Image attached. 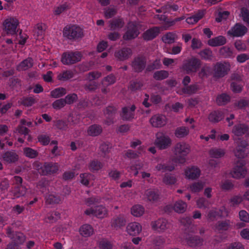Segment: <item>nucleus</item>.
Returning a JSON list of instances; mask_svg holds the SVG:
<instances>
[{
  "label": "nucleus",
  "instance_id": "338daca9",
  "mask_svg": "<svg viewBox=\"0 0 249 249\" xmlns=\"http://www.w3.org/2000/svg\"><path fill=\"white\" fill-rule=\"evenodd\" d=\"M101 76V73L98 71H91L86 75L87 79L89 81L98 79Z\"/></svg>",
  "mask_w": 249,
  "mask_h": 249
},
{
  "label": "nucleus",
  "instance_id": "f8f14e48",
  "mask_svg": "<svg viewBox=\"0 0 249 249\" xmlns=\"http://www.w3.org/2000/svg\"><path fill=\"white\" fill-rule=\"evenodd\" d=\"M230 66L227 63L217 62L213 67L214 74L215 77H223L228 74L230 70Z\"/></svg>",
  "mask_w": 249,
  "mask_h": 249
},
{
  "label": "nucleus",
  "instance_id": "412c9836",
  "mask_svg": "<svg viewBox=\"0 0 249 249\" xmlns=\"http://www.w3.org/2000/svg\"><path fill=\"white\" fill-rule=\"evenodd\" d=\"M2 157L3 160L8 163H14L19 159L18 155L14 150L5 152Z\"/></svg>",
  "mask_w": 249,
  "mask_h": 249
},
{
  "label": "nucleus",
  "instance_id": "8fccbe9b",
  "mask_svg": "<svg viewBox=\"0 0 249 249\" xmlns=\"http://www.w3.org/2000/svg\"><path fill=\"white\" fill-rule=\"evenodd\" d=\"M44 31L42 23L37 24L34 27L33 30L35 33L34 36H36L35 38H37L39 36H42L44 34Z\"/></svg>",
  "mask_w": 249,
  "mask_h": 249
},
{
  "label": "nucleus",
  "instance_id": "603ef678",
  "mask_svg": "<svg viewBox=\"0 0 249 249\" xmlns=\"http://www.w3.org/2000/svg\"><path fill=\"white\" fill-rule=\"evenodd\" d=\"M64 99L66 105H71L72 104L77 100L78 96L75 93H71L67 95Z\"/></svg>",
  "mask_w": 249,
  "mask_h": 249
},
{
  "label": "nucleus",
  "instance_id": "052dcab7",
  "mask_svg": "<svg viewBox=\"0 0 249 249\" xmlns=\"http://www.w3.org/2000/svg\"><path fill=\"white\" fill-rule=\"evenodd\" d=\"M242 83H243L231 82V87L232 91L235 93L240 92L242 89Z\"/></svg>",
  "mask_w": 249,
  "mask_h": 249
},
{
  "label": "nucleus",
  "instance_id": "5fc2aeb1",
  "mask_svg": "<svg viewBox=\"0 0 249 249\" xmlns=\"http://www.w3.org/2000/svg\"><path fill=\"white\" fill-rule=\"evenodd\" d=\"M210 154L213 158H219L224 155L225 152L220 149H212L210 151Z\"/></svg>",
  "mask_w": 249,
  "mask_h": 249
},
{
  "label": "nucleus",
  "instance_id": "09e8293b",
  "mask_svg": "<svg viewBox=\"0 0 249 249\" xmlns=\"http://www.w3.org/2000/svg\"><path fill=\"white\" fill-rule=\"evenodd\" d=\"M248 152L247 151V148H239L236 147L234 150V155L238 159H243L247 156Z\"/></svg>",
  "mask_w": 249,
  "mask_h": 249
},
{
  "label": "nucleus",
  "instance_id": "864d4df0",
  "mask_svg": "<svg viewBox=\"0 0 249 249\" xmlns=\"http://www.w3.org/2000/svg\"><path fill=\"white\" fill-rule=\"evenodd\" d=\"M103 167L102 163L98 160H92L89 164V168L92 172L99 170Z\"/></svg>",
  "mask_w": 249,
  "mask_h": 249
},
{
  "label": "nucleus",
  "instance_id": "6ab92c4d",
  "mask_svg": "<svg viewBox=\"0 0 249 249\" xmlns=\"http://www.w3.org/2000/svg\"><path fill=\"white\" fill-rule=\"evenodd\" d=\"M126 220L123 215L120 214L113 217L111 221V226L116 230L125 226Z\"/></svg>",
  "mask_w": 249,
  "mask_h": 249
},
{
  "label": "nucleus",
  "instance_id": "2eb2a0df",
  "mask_svg": "<svg viewBox=\"0 0 249 249\" xmlns=\"http://www.w3.org/2000/svg\"><path fill=\"white\" fill-rule=\"evenodd\" d=\"M150 123L153 127H161L166 124L167 119L164 115L157 114L151 118Z\"/></svg>",
  "mask_w": 249,
  "mask_h": 249
},
{
  "label": "nucleus",
  "instance_id": "1a4fd4ad",
  "mask_svg": "<svg viewBox=\"0 0 249 249\" xmlns=\"http://www.w3.org/2000/svg\"><path fill=\"white\" fill-rule=\"evenodd\" d=\"M245 165L244 161L238 160L231 172V176L236 179L244 178L247 173V170Z\"/></svg>",
  "mask_w": 249,
  "mask_h": 249
},
{
  "label": "nucleus",
  "instance_id": "e433bc0d",
  "mask_svg": "<svg viewBox=\"0 0 249 249\" xmlns=\"http://www.w3.org/2000/svg\"><path fill=\"white\" fill-rule=\"evenodd\" d=\"M61 201V198L58 195L50 194L46 197V203L48 204H58Z\"/></svg>",
  "mask_w": 249,
  "mask_h": 249
},
{
  "label": "nucleus",
  "instance_id": "6e6d98bb",
  "mask_svg": "<svg viewBox=\"0 0 249 249\" xmlns=\"http://www.w3.org/2000/svg\"><path fill=\"white\" fill-rule=\"evenodd\" d=\"M55 126L59 130H66L68 128V123L62 120H58L55 122Z\"/></svg>",
  "mask_w": 249,
  "mask_h": 249
},
{
  "label": "nucleus",
  "instance_id": "9d476101",
  "mask_svg": "<svg viewBox=\"0 0 249 249\" xmlns=\"http://www.w3.org/2000/svg\"><path fill=\"white\" fill-rule=\"evenodd\" d=\"M172 143L171 139L162 133H158L156 135L155 144L160 150L165 149L169 147Z\"/></svg>",
  "mask_w": 249,
  "mask_h": 249
},
{
  "label": "nucleus",
  "instance_id": "f257e3e1",
  "mask_svg": "<svg viewBox=\"0 0 249 249\" xmlns=\"http://www.w3.org/2000/svg\"><path fill=\"white\" fill-rule=\"evenodd\" d=\"M190 151L189 144L184 142L177 143L174 147V153L176 157L173 159V161L180 164L184 163L186 161L185 157Z\"/></svg>",
  "mask_w": 249,
  "mask_h": 249
},
{
  "label": "nucleus",
  "instance_id": "a18cd8bd",
  "mask_svg": "<svg viewBox=\"0 0 249 249\" xmlns=\"http://www.w3.org/2000/svg\"><path fill=\"white\" fill-rule=\"evenodd\" d=\"M176 181V177L170 174H165L162 179V182L166 185L175 184Z\"/></svg>",
  "mask_w": 249,
  "mask_h": 249
},
{
  "label": "nucleus",
  "instance_id": "ea45409f",
  "mask_svg": "<svg viewBox=\"0 0 249 249\" xmlns=\"http://www.w3.org/2000/svg\"><path fill=\"white\" fill-rule=\"evenodd\" d=\"M189 129L188 127L181 126L178 127L175 132V136L178 138H183L188 135Z\"/></svg>",
  "mask_w": 249,
  "mask_h": 249
},
{
  "label": "nucleus",
  "instance_id": "c9c22d12",
  "mask_svg": "<svg viewBox=\"0 0 249 249\" xmlns=\"http://www.w3.org/2000/svg\"><path fill=\"white\" fill-rule=\"evenodd\" d=\"M27 189L23 185H17L14 187L13 191L14 196L16 198H18L24 196L26 193Z\"/></svg>",
  "mask_w": 249,
  "mask_h": 249
},
{
  "label": "nucleus",
  "instance_id": "c756f323",
  "mask_svg": "<svg viewBox=\"0 0 249 249\" xmlns=\"http://www.w3.org/2000/svg\"><path fill=\"white\" fill-rule=\"evenodd\" d=\"M219 53L221 57L224 58L234 57L232 50L227 46L221 47L219 50Z\"/></svg>",
  "mask_w": 249,
  "mask_h": 249
},
{
  "label": "nucleus",
  "instance_id": "0e129e2a",
  "mask_svg": "<svg viewBox=\"0 0 249 249\" xmlns=\"http://www.w3.org/2000/svg\"><path fill=\"white\" fill-rule=\"evenodd\" d=\"M196 204L199 208H207L209 206V201L204 197L199 198L196 201Z\"/></svg>",
  "mask_w": 249,
  "mask_h": 249
},
{
  "label": "nucleus",
  "instance_id": "72a5a7b5",
  "mask_svg": "<svg viewBox=\"0 0 249 249\" xmlns=\"http://www.w3.org/2000/svg\"><path fill=\"white\" fill-rule=\"evenodd\" d=\"M231 226V222L226 219L218 221L215 225V229L219 231H227Z\"/></svg>",
  "mask_w": 249,
  "mask_h": 249
},
{
  "label": "nucleus",
  "instance_id": "393cba45",
  "mask_svg": "<svg viewBox=\"0 0 249 249\" xmlns=\"http://www.w3.org/2000/svg\"><path fill=\"white\" fill-rule=\"evenodd\" d=\"M109 27L110 30H115L123 28L124 25V22L122 18H114L109 21Z\"/></svg>",
  "mask_w": 249,
  "mask_h": 249
},
{
  "label": "nucleus",
  "instance_id": "a878e982",
  "mask_svg": "<svg viewBox=\"0 0 249 249\" xmlns=\"http://www.w3.org/2000/svg\"><path fill=\"white\" fill-rule=\"evenodd\" d=\"M227 40L225 37L219 36L208 40V44L213 47L222 46L226 43Z\"/></svg>",
  "mask_w": 249,
  "mask_h": 249
},
{
  "label": "nucleus",
  "instance_id": "5701e85b",
  "mask_svg": "<svg viewBox=\"0 0 249 249\" xmlns=\"http://www.w3.org/2000/svg\"><path fill=\"white\" fill-rule=\"evenodd\" d=\"M142 231L141 225L137 222H132L129 223L126 227L127 233L132 236H136Z\"/></svg>",
  "mask_w": 249,
  "mask_h": 249
},
{
  "label": "nucleus",
  "instance_id": "39448f33",
  "mask_svg": "<svg viewBox=\"0 0 249 249\" xmlns=\"http://www.w3.org/2000/svg\"><path fill=\"white\" fill-rule=\"evenodd\" d=\"M63 35L70 40H76L84 36L83 30L75 25L66 26L63 30Z\"/></svg>",
  "mask_w": 249,
  "mask_h": 249
},
{
  "label": "nucleus",
  "instance_id": "423d86ee",
  "mask_svg": "<svg viewBox=\"0 0 249 249\" xmlns=\"http://www.w3.org/2000/svg\"><path fill=\"white\" fill-rule=\"evenodd\" d=\"M146 58L143 55H138L131 62L132 71L135 73H141L145 70L146 66Z\"/></svg>",
  "mask_w": 249,
  "mask_h": 249
},
{
  "label": "nucleus",
  "instance_id": "6e6552de",
  "mask_svg": "<svg viewBox=\"0 0 249 249\" xmlns=\"http://www.w3.org/2000/svg\"><path fill=\"white\" fill-rule=\"evenodd\" d=\"M200 65L201 61L199 59L192 57L183 61L182 69L185 71L187 73L195 72L199 68Z\"/></svg>",
  "mask_w": 249,
  "mask_h": 249
},
{
  "label": "nucleus",
  "instance_id": "4d7b16f0",
  "mask_svg": "<svg viewBox=\"0 0 249 249\" xmlns=\"http://www.w3.org/2000/svg\"><path fill=\"white\" fill-rule=\"evenodd\" d=\"M234 45L239 52H243L247 50L246 43L241 40H236L234 42Z\"/></svg>",
  "mask_w": 249,
  "mask_h": 249
},
{
  "label": "nucleus",
  "instance_id": "de8ad7c7",
  "mask_svg": "<svg viewBox=\"0 0 249 249\" xmlns=\"http://www.w3.org/2000/svg\"><path fill=\"white\" fill-rule=\"evenodd\" d=\"M199 54L202 59L205 60H211L213 58V52L210 49H205L201 51L199 53Z\"/></svg>",
  "mask_w": 249,
  "mask_h": 249
},
{
  "label": "nucleus",
  "instance_id": "bb28decb",
  "mask_svg": "<svg viewBox=\"0 0 249 249\" xmlns=\"http://www.w3.org/2000/svg\"><path fill=\"white\" fill-rule=\"evenodd\" d=\"M203 239L198 236H192L187 239V244L192 247L201 246L202 245Z\"/></svg>",
  "mask_w": 249,
  "mask_h": 249
},
{
  "label": "nucleus",
  "instance_id": "49530a36",
  "mask_svg": "<svg viewBox=\"0 0 249 249\" xmlns=\"http://www.w3.org/2000/svg\"><path fill=\"white\" fill-rule=\"evenodd\" d=\"M24 154L31 159L36 158L38 155V152L31 148L25 147L23 149Z\"/></svg>",
  "mask_w": 249,
  "mask_h": 249
},
{
  "label": "nucleus",
  "instance_id": "bf43d9fd",
  "mask_svg": "<svg viewBox=\"0 0 249 249\" xmlns=\"http://www.w3.org/2000/svg\"><path fill=\"white\" fill-rule=\"evenodd\" d=\"M66 105L64 98L56 100L52 104L53 107L55 109H60Z\"/></svg>",
  "mask_w": 249,
  "mask_h": 249
},
{
  "label": "nucleus",
  "instance_id": "774afa93",
  "mask_svg": "<svg viewBox=\"0 0 249 249\" xmlns=\"http://www.w3.org/2000/svg\"><path fill=\"white\" fill-rule=\"evenodd\" d=\"M234 142L236 143L237 146L239 148H247L249 144L248 142L245 140L239 138H235L233 139Z\"/></svg>",
  "mask_w": 249,
  "mask_h": 249
},
{
  "label": "nucleus",
  "instance_id": "7ed1b4c3",
  "mask_svg": "<svg viewBox=\"0 0 249 249\" xmlns=\"http://www.w3.org/2000/svg\"><path fill=\"white\" fill-rule=\"evenodd\" d=\"M82 57L81 52L69 51L62 54L61 61L64 65H71L80 61Z\"/></svg>",
  "mask_w": 249,
  "mask_h": 249
},
{
  "label": "nucleus",
  "instance_id": "0eeeda50",
  "mask_svg": "<svg viewBox=\"0 0 249 249\" xmlns=\"http://www.w3.org/2000/svg\"><path fill=\"white\" fill-rule=\"evenodd\" d=\"M36 169L41 175L46 176L55 173L58 170V166L56 163L44 162L41 166L37 164Z\"/></svg>",
  "mask_w": 249,
  "mask_h": 249
},
{
  "label": "nucleus",
  "instance_id": "aec40b11",
  "mask_svg": "<svg viewBox=\"0 0 249 249\" xmlns=\"http://www.w3.org/2000/svg\"><path fill=\"white\" fill-rule=\"evenodd\" d=\"M224 117L225 116L223 111L216 110L211 112L209 114L208 119L212 123L215 124L222 120Z\"/></svg>",
  "mask_w": 249,
  "mask_h": 249
},
{
  "label": "nucleus",
  "instance_id": "f3484780",
  "mask_svg": "<svg viewBox=\"0 0 249 249\" xmlns=\"http://www.w3.org/2000/svg\"><path fill=\"white\" fill-rule=\"evenodd\" d=\"M232 132L236 136H241L244 134L249 135V127L244 124H235L233 127Z\"/></svg>",
  "mask_w": 249,
  "mask_h": 249
},
{
  "label": "nucleus",
  "instance_id": "9b49d317",
  "mask_svg": "<svg viewBox=\"0 0 249 249\" xmlns=\"http://www.w3.org/2000/svg\"><path fill=\"white\" fill-rule=\"evenodd\" d=\"M85 213L88 215L92 214L98 218L102 219L107 216L108 211L105 206L98 205L86 210L85 211Z\"/></svg>",
  "mask_w": 249,
  "mask_h": 249
},
{
  "label": "nucleus",
  "instance_id": "680f3d73",
  "mask_svg": "<svg viewBox=\"0 0 249 249\" xmlns=\"http://www.w3.org/2000/svg\"><path fill=\"white\" fill-rule=\"evenodd\" d=\"M176 35L171 33H168L162 37V40L166 43L171 44L175 41Z\"/></svg>",
  "mask_w": 249,
  "mask_h": 249
},
{
  "label": "nucleus",
  "instance_id": "3c124183",
  "mask_svg": "<svg viewBox=\"0 0 249 249\" xmlns=\"http://www.w3.org/2000/svg\"><path fill=\"white\" fill-rule=\"evenodd\" d=\"M73 73L71 71H66L57 76L59 80L66 81L73 77Z\"/></svg>",
  "mask_w": 249,
  "mask_h": 249
},
{
  "label": "nucleus",
  "instance_id": "4be33fe9",
  "mask_svg": "<svg viewBox=\"0 0 249 249\" xmlns=\"http://www.w3.org/2000/svg\"><path fill=\"white\" fill-rule=\"evenodd\" d=\"M144 196L147 201L155 202L160 198V193L157 190L149 189L145 191Z\"/></svg>",
  "mask_w": 249,
  "mask_h": 249
},
{
  "label": "nucleus",
  "instance_id": "4468645a",
  "mask_svg": "<svg viewBox=\"0 0 249 249\" xmlns=\"http://www.w3.org/2000/svg\"><path fill=\"white\" fill-rule=\"evenodd\" d=\"M136 109L135 105H132L130 107H124L122 108V112L120 115L121 118L124 121H130L134 118V111Z\"/></svg>",
  "mask_w": 249,
  "mask_h": 249
},
{
  "label": "nucleus",
  "instance_id": "e2e57ef3",
  "mask_svg": "<svg viewBox=\"0 0 249 249\" xmlns=\"http://www.w3.org/2000/svg\"><path fill=\"white\" fill-rule=\"evenodd\" d=\"M211 71V68L207 66V65H204L203 66L201 69L200 71L198 73L199 76L203 78L205 76H207Z\"/></svg>",
  "mask_w": 249,
  "mask_h": 249
},
{
  "label": "nucleus",
  "instance_id": "a211bd4d",
  "mask_svg": "<svg viewBox=\"0 0 249 249\" xmlns=\"http://www.w3.org/2000/svg\"><path fill=\"white\" fill-rule=\"evenodd\" d=\"M132 54V50L129 48L124 47L115 52V56L119 60L124 61L129 58Z\"/></svg>",
  "mask_w": 249,
  "mask_h": 249
},
{
  "label": "nucleus",
  "instance_id": "4c0bfd02",
  "mask_svg": "<svg viewBox=\"0 0 249 249\" xmlns=\"http://www.w3.org/2000/svg\"><path fill=\"white\" fill-rule=\"evenodd\" d=\"M198 89V85L194 84L183 88L182 89V91L184 94L192 95L196 93Z\"/></svg>",
  "mask_w": 249,
  "mask_h": 249
},
{
  "label": "nucleus",
  "instance_id": "58836bf2",
  "mask_svg": "<svg viewBox=\"0 0 249 249\" xmlns=\"http://www.w3.org/2000/svg\"><path fill=\"white\" fill-rule=\"evenodd\" d=\"M67 93L66 89L64 88H58L51 92V96L52 98H57L63 96Z\"/></svg>",
  "mask_w": 249,
  "mask_h": 249
},
{
  "label": "nucleus",
  "instance_id": "7c9ffc66",
  "mask_svg": "<svg viewBox=\"0 0 249 249\" xmlns=\"http://www.w3.org/2000/svg\"><path fill=\"white\" fill-rule=\"evenodd\" d=\"M81 235L84 237H89L93 234V229L92 226L89 224L82 225L79 229Z\"/></svg>",
  "mask_w": 249,
  "mask_h": 249
},
{
  "label": "nucleus",
  "instance_id": "2f4dec72",
  "mask_svg": "<svg viewBox=\"0 0 249 249\" xmlns=\"http://www.w3.org/2000/svg\"><path fill=\"white\" fill-rule=\"evenodd\" d=\"M33 60L32 58L28 57L19 63L18 66L17 70L18 71H25L28 70L33 67Z\"/></svg>",
  "mask_w": 249,
  "mask_h": 249
},
{
  "label": "nucleus",
  "instance_id": "473e14b6",
  "mask_svg": "<svg viewBox=\"0 0 249 249\" xmlns=\"http://www.w3.org/2000/svg\"><path fill=\"white\" fill-rule=\"evenodd\" d=\"M231 100V97L226 93H222L218 95L215 102L219 106H224L229 103Z\"/></svg>",
  "mask_w": 249,
  "mask_h": 249
},
{
  "label": "nucleus",
  "instance_id": "79ce46f5",
  "mask_svg": "<svg viewBox=\"0 0 249 249\" xmlns=\"http://www.w3.org/2000/svg\"><path fill=\"white\" fill-rule=\"evenodd\" d=\"M144 212V208L140 205H136L131 208V213L135 216H142Z\"/></svg>",
  "mask_w": 249,
  "mask_h": 249
},
{
  "label": "nucleus",
  "instance_id": "cd10ccee",
  "mask_svg": "<svg viewBox=\"0 0 249 249\" xmlns=\"http://www.w3.org/2000/svg\"><path fill=\"white\" fill-rule=\"evenodd\" d=\"M200 172L197 167H192L185 171V175L188 178L194 179L199 177Z\"/></svg>",
  "mask_w": 249,
  "mask_h": 249
},
{
  "label": "nucleus",
  "instance_id": "f704fd0d",
  "mask_svg": "<svg viewBox=\"0 0 249 249\" xmlns=\"http://www.w3.org/2000/svg\"><path fill=\"white\" fill-rule=\"evenodd\" d=\"M187 204L182 200L176 201L173 206L174 211L178 213H183L186 210Z\"/></svg>",
  "mask_w": 249,
  "mask_h": 249
},
{
  "label": "nucleus",
  "instance_id": "69168bd1",
  "mask_svg": "<svg viewBox=\"0 0 249 249\" xmlns=\"http://www.w3.org/2000/svg\"><path fill=\"white\" fill-rule=\"evenodd\" d=\"M117 108L112 106H109L106 108L104 113L107 115L109 117H112L116 113Z\"/></svg>",
  "mask_w": 249,
  "mask_h": 249
},
{
  "label": "nucleus",
  "instance_id": "13d9d810",
  "mask_svg": "<svg viewBox=\"0 0 249 249\" xmlns=\"http://www.w3.org/2000/svg\"><path fill=\"white\" fill-rule=\"evenodd\" d=\"M156 169L158 171L161 170L162 172H165L166 171H172L174 170L175 167L174 165H166L164 164H158L156 166Z\"/></svg>",
  "mask_w": 249,
  "mask_h": 249
},
{
  "label": "nucleus",
  "instance_id": "dca6fc26",
  "mask_svg": "<svg viewBox=\"0 0 249 249\" xmlns=\"http://www.w3.org/2000/svg\"><path fill=\"white\" fill-rule=\"evenodd\" d=\"M247 31V28L245 26L237 23L228 32V34L232 36H241L244 35Z\"/></svg>",
  "mask_w": 249,
  "mask_h": 249
},
{
  "label": "nucleus",
  "instance_id": "f03ea898",
  "mask_svg": "<svg viewBox=\"0 0 249 249\" xmlns=\"http://www.w3.org/2000/svg\"><path fill=\"white\" fill-rule=\"evenodd\" d=\"M18 24V20L14 17H8L3 22V29L7 34L13 35L16 34L17 32L19 31V35L20 36V37L22 38V36H21L22 30H17V28Z\"/></svg>",
  "mask_w": 249,
  "mask_h": 249
},
{
  "label": "nucleus",
  "instance_id": "b1692460",
  "mask_svg": "<svg viewBox=\"0 0 249 249\" xmlns=\"http://www.w3.org/2000/svg\"><path fill=\"white\" fill-rule=\"evenodd\" d=\"M159 33V28L155 27L150 28L142 34V37L144 40L148 41L155 38Z\"/></svg>",
  "mask_w": 249,
  "mask_h": 249
},
{
  "label": "nucleus",
  "instance_id": "c85d7f7f",
  "mask_svg": "<svg viewBox=\"0 0 249 249\" xmlns=\"http://www.w3.org/2000/svg\"><path fill=\"white\" fill-rule=\"evenodd\" d=\"M102 131L103 129L101 126L94 124L89 127L87 133L89 135L95 137L99 135Z\"/></svg>",
  "mask_w": 249,
  "mask_h": 249
},
{
  "label": "nucleus",
  "instance_id": "37998d69",
  "mask_svg": "<svg viewBox=\"0 0 249 249\" xmlns=\"http://www.w3.org/2000/svg\"><path fill=\"white\" fill-rule=\"evenodd\" d=\"M161 66L160 60L156 59L151 63L149 64L145 69V72H151L154 70L159 69Z\"/></svg>",
  "mask_w": 249,
  "mask_h": 249
},
{
  "label": "nucleus",
  "instance_id": "c03bdc74",
  "mask_svg": "<svg viewBox=\"0 0 249 249\" xmlns=\"http://www.w3.org/2000/svg\"><path fill=\"white\" fill-rule=\"evenodd\" d=\"M169 73L166 71L161 70L156 71L153 74V78L156 80H162L167 78Z\"/></svg>",
  "mask_w": 249,
  "mask_h": 249
},
{
  "label": "nucleus",
  "instance_id": "a19ab883",
  "mask_svg": "<svg viewBox=\"0 0 249 249\" xmlns=\"http://www.w3.org/2000/svg\"><path fill=\"white\" fill-rule=\"evenodd\" d=\"M143 86V83L142 81L135 80L130 82L129 86V89L132 91H135L140 90Z\"/></svg>",
  "mask_w": 249,
  "mask_h": 249
},
{
  "label": "nucleus",
  "instance_id": "ddd939ff",
  "mask_svg": "<svg viewBox=\"0 0 249 249\" xmlns=\"http://www.w3.org/2000/svg\"><path fill=\"white\" fill-rule=\"evenodd\" d=\"M152 230L159 232H163L168 228L167 221L163 218H159L151 222Z\"/></svg>",
  "mask_w": 249,
  "mask_h": 249
},
{
  "label": "nucleus",
  "instance_id": "20e7f679",
  "mask_svg": "<svg viewBox=\"0 0 249 249\" xmlns=\"http://www.w3.org/2000/svg\"><path fill=\"white\" fill-rule=\"evenodd\" d=\"M140 24L135 21L129 22L127 26L126 31L124 34L123 38L126 41L134 39L140 34Z\"/></svg>",
  "mask_w": 249,
  "mask_h": 249
}]
</instances>
